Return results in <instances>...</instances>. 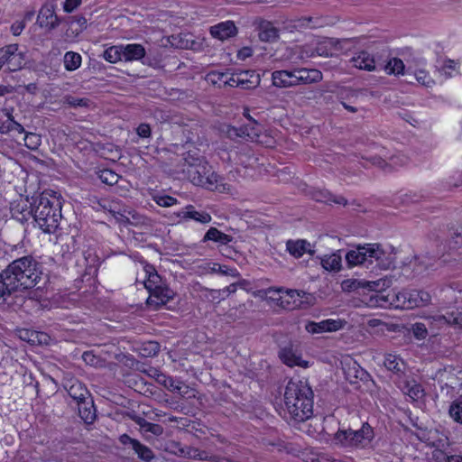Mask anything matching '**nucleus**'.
<instances>
[{"label":"nucleus","instance_id":"4be33fe9","mask_svg":"<svg viewBox=\"0 0 462 462\" xmlns=\"http://www.w3.org/2000/svg\"><path fill=\"white\" fill-rule=\"evenodd\" d=\"M297 86L300 84H312L322 80V73L319 69L298 68L296 69Z\"/></svg>","mask_w":462,"mask_h":462},{"label":"nucleus","instance_id":"393cba45","mask_svg":"<svg viewBox=\"0 0 462 462\" xmlns=\"http://www.w3.org/2000/svg\"><path fill=\"white\" fill-rule=\"evenodd\" d=\"M143 271L146 277L144 281V287L149 292L164 284L162 277L158 274L153 265L145 263Z\"/></svg>","mask_w":462,"mask_h":462},{"label":"nucleus","instance_id":"79ce46f5","mask_svg":"<svg viewBox=\"0 0 462 462\" xmlns=\"http://www.w3.org/2000/svg\"><path fill=\"white\" fill-rule=\"evenodd\" d=\"M428 325L430 327V329H440L444 326L449 325V320L448 319L447 311L444 314H437L434 316H430L426 319Z\"/></svg>","mask_w":462,"mask_h":462},{"label":"nucleus","instance_id":"13d9d810","mask_svg":"<svg viewBox=\"0 0 462 462\" xmlns=\"http://www.w3.org/2000/svg\"><path fill=\"white\" fill-rule=\"evenodd\" d=\"M83 361L91 366H98L101 364V359L95 356L91 351H86L82 355Z\"/></svg>","mask_w":462,"mask_h":462},{"label":"nucleus","instance_id":"f03ea898","mask_svg":"<svg viewBox=\"0 0 462 462\" xmlns=\"http://www.w3.org/2000/svg\"><path fill=\"white\" fill-rule=\"evenodd\" d=\"M32 199L34 206L31 207V216L33 217L35 226L44 233L54 232L61 217L60 199L52 190H45Z\"/></svg>","mask_w":462,"mask_h":462},{"label":"nucleus","instance_id":"6ab92c4d","mask_svg":"<svg viewBox=\"0 0 462 462\" xmlns=\"http://www.w3.org/2000/svg\"><path fill=\"white\" fill-rule=\"evenodd\" d=\"M237 33L235 23L231 21L223 22L210 27V34L220 41L227 40Z\"/></svg>","mask_w":462,"mask_h":462},{"label":"nucleus","instance_id":"37998d69","mask_svg":"<svg viewBox=\"0 0 462 462\" xmlns=\"http://www.w3.org/2000/svg\"><path fill=\"white\" fill-rule=\"evenodd\" d=\"M448 413L456 422L462 424V396L452 402Z\"/></svg>","mask_w":462,"mask_h":462},{"label":"nucleus","instance_id":"c03bdc74","mask_svg":"<svg viewBox=\"0 0 462 462\" xmlns=\"http://www.w3.org/2000/svg\"><path fill=\"white\" fill-rule=\"evenodd\" d=\"M438 258V255H430L429 254L417 257L416 262L418 263V271L421 272L433 267Z\"/></svg>","mask_w":462,"mask_h":462},{"label":"nucleus","instance_id":"1a4fd4ad","mask_svg":"<svg viewBox=\"0 0 462 462\" xmlns=\"http://www.w3.org/2000/svg\"><path fill=\"white\" fill-rule=\"evenodd\" d=\"M99 206L106 211H108L117 220V222L124 225H133L139 221V215L131 210L124 209L118 201L103 200Z\"/></svg>","mask_w":462,"mask_h":462},{"label":"nucleus","instance_id":"7c9ffc66","mask_svg":"<svg viewBox=\"0 0 462 462\" xmlns=\"http://www.w3.org/2000/svg\"><path fill=\"white\" fill-rule=\"evenodd\" d=\"M342 256L339 252L325 254L321 257L322 267L330 272H337L341 268Z\"/></svg>","mask_w":462,"mask_h":462},{"label":"nucleus","instance_id":"2f4dec72","mask_svg":"<svg viewBox=\"0 0 462 462\" xmlns=\"http://www.w3.org/2000/svg\"><path fill=\"white\" fill-rule=\"evenodd\" d=\"M237 76L240 88L244 89L253 88L260 82L259 75L255 74L254 71H241L237 73Z\"/></svg>","mask_w":462,"mask_h":462},{"label":"nucleus","instance_id":"9b49d317","mask_svg":"<svg viewBox=\"0 0 462 462\" xmlns=\"http://www.w3.org/2000/svg\"><path fill=\"white\" fill-rule=\"evenodd\" d=\"M119 441L124 446H130L137 457L143 462H152L155 458V454L151 448L138 439L131 438L128 434H122L119 437Z\"/></svg>","mask_w":462,"mask_h":462},{"label":"nucleus","instance_id":"f257e3e1","mask_svg":"<svg viewBox=\"0 0 462 462\" xmlns=\"http://www.w3.org/2000/svg\"><path fill=\"white\" fill-rule=\"evenodd\" d=\"M284 404L290 419L301 422L313 414V393L307 382L291 380L285 388Z\"/></svg>","mask_w":462,"mask_h":462},{"label":"nucleus","instance_id":"8fccbe9b","mask_svg":"<svg viewBox=\"0 0 462 462\" xmlns=\"http://www.w3.org/2000/svg\"><path fill=\"white\" fill-rule=\"evenodd\" d=\"M202 296L205 300L210 302H220L225 299V296L222 295L221 290H213L208 288L201 289Z\"/></svg>","mask_w":462,"mask_h":462},{"label":"nucleus","instance_id":"412c9836","mask_svg":"<svg viewBox=\"0 0 462 462\" xmlns=\"http://www.w3.org/2000/svg\"><path fill=\"white\" fill-rule=\"evenodd\" d=\"M349 62L353 67L367 71H374L376 69L375 61L374 57L367 51H360L353 56Z\"/></svg>","mask_w":462,"mask_h":462},{"label":"nucleus","instance_id":"4468645a","mask_svg":"<svg viewBox=\"0 0 462 462\" xmlns=\"http://www.w3.org/2000/svg\"><path fill=\"white\" fill-rule=\"evenodd\" d=\"M343 323L344 322L340 319H325L320 322L309 321L305 325V329L310 334L334 332L342 328Z\"/></svg>","mask_w":462,"mask_h":462},{"label":"nucleus","instance_id":"423d86ee","mask_svg":"<svg viewBox=\"0 0 462 462\" xmlns=\"http://www.w3.org/2000/svg\"><path fill=\"white\" fill-rule=\"evenodd\" d=\"M183 171L196 186L221 193L229 190V185L223 181L221 176L212 171L211 166L207 162L195 168H184Z\"/></svg>","mask_w":462,"mask_h":462},{"label":"nucleus","instance_id":"2eb2a0df","mask_svg":"<svg viewBox=\"0 0 462 462\" xmlns=\"http://www.w3.org/2000/svg\"><path fill=\"white\" fill-rule=\"evenodd\" d=\"M279 357L283 364L293 367L295 365L307 367L308 362L301 359V356L291 344L282 347L279 351Z\"/></svg>","mask_w":462,"mask_h":462},{"label":"nucleus","instance_id":"6e6d98bb","mask_svg":"<svg viewBox=\"0 0 462 462\" xmlns=\"http://www.w3.org/2000/svg\"><path fill=\"white\" fill-rule=\"evenodd\" d=\"M416 80L427 88H430L434 84V80L424 70H418L415 73Z\"/></svg>","mask_w":462,"mask_h":462},{"label":"nucleus","instance_id":"4d7b16f0","mask_svg":"<svg viewBox=\"0 0 462 462\" xmlns=\"http://www.w3.org/2000/svg\"><path fill=\"white\" fill-rule=\"evenodd\" d=\"M412 333L417 339H424L428 335L427 326L424 323L417 322L412 325Z\"/></svg>","mask_w":462,"mask_h":462},{"label":"nucleus","instance_id":"603ef678","mask_svg":"<svg viewBox=\"0 0 462 462\" xmlns=\"http://www.w3.org/2000/svg\"><path fill=\"white\" fill-rule=\"evenodd\" d=\"M449 326L462 328V308L447 310Z\"/></svg>","mask_w":462,"mask_h":462},{"label":"nucleus","instance_id":"a19ab883","mask_svg":"<svg viewBox=\"0 0 462 462\" xmlns=\"http://www.w3.org/2000/svg\"><path fill=\"white\" fill-rule=\"evenodd\" d=\"M123 51L122 45L111 46L104 51L103 58L110 63H116L123 60Z\"/></svg>","mask_w":462,"mask_h":462},{"label":"nucleus","instance_id":"680f3d73","mask_svg":"<svg viewBox=\"0 0 462 462\" xmlns=\"http://www.w3.org/2000/svg\"><path fill=\"white\" fill-rule=\"evenodd\" d=\"M217 273H221L223 275H229L232 277H237L239 275V273L235 268H229L226 265H221L217 266Z\"/></svg>","mask_w":462,"mask_h":462},{"label":"nucleus","instance_id":"aec40b11","mask_svg":"<svg viewBox=\"0 0 462 462\" xmlns=\"http://www.w3.org/2000/svg\"><path fill=\"white\" fill-rule=\"evenodd\" d=\"M182 220H195L201 224H208L211 221V216L205 211H197L193 205H188L177 213Z\"/></svg>","mask_w":462,"mask_h":462},{"label":"nucleus","instance_id":"cd10ccee","mask_svg":"<svg viewBox=\"0 0 462 462\" xmlns=\"http://www.w3.org/2000/svg\"><path fill=\"white\" fill-rule=\"evenodd\" d=\"M123 59L125 61L139 60L145 56V49L142 44L132 43L122 45Z\"/></svg>","mask_w":462,"mask_h":462},{"label":"nucleus","instance_id":"ddd939ff","mask_svg":"<svg viewBox=\"0 0 462 462\" xmlns=\"http://www.w3.org/2000/svg\"><path fill=\"white\" fill-rule=\"evenodd\" d=\"M36 24L47 31H51L59 26L60 20L55 14L53 4L47 3L41 8Z\"/></svg>","mask_w":462,"mask_h":462},{"label":"nucleus","instance_id":"7ed1b4c3","mask_svg":"<svg viewBox=\"0 0 462 462\" xmlns=\"http://www.w3.org/2000/svg\"><path fill=\"white\" fill-rule=\"evenodd\" d=\"M371 300L381 308L393 307L395 309H414L424 307L430 303L431 295L423 290L404 289L400 291H376L371 296Z\"/></svg>","mask_w":462,"mask_h":462},{"label":"nucleus","instance_id":"864d4df0","mask_svg":"<svg viewBox=\"0 0 462 462\" xmlns=\"http://www.w3.org/2000/svg\"><path fill=\"white\" fill-rule=\"evenodd\" d=\"M17 51V45L12 44L5 48L0 49V69L5 66L8 67L11 52Z\"/></svg>","mask_w":462,"mask_h":462},{"label":"nucleus","instance_id":"f3484780","mask_svg":"<svg viewBox=\"0 0 462 462\" xmlns=\"http://www.w3.org/2000/svg\"><path fill=\"white\" fill-rule=\"evenodd\" d=\"M296 69L292 70H275L272 74L273 86L281 88L297 86Z\"/></svg>","mask_w":462,"mask_h":462},{"label":"nucleus","instance_id":"6e6552de","mask_svg":"<svg viewBox=\"0 0 462 462\" xmlns=\"http://www.w3.org/2000/svg\"><path fill=\"white\" fill-rule=\"evenodd\" d=\"M31 308H40L42 304V300L48 297L43 296V291L49 282V274L44 272L42 264L34 263L32 270H31Z\"/></svg>","mask_w":462,"mask_h":462},{"label":"nucleus","instance_id":"c756f323","mask_svg":"<svg viewBox=\"0 0 462 462\" xmlns=\"http://www.w3.org/2000/svg\"><path fill=\"white\" fill-rule=\"evenodd\" d=\"M67 390L69 395L75 400L77 403L89 397V393L87 388L77 380L71 381Z\"/></svg>","mask_w":462,"mask_h":462},{"label":"nucleus","instance_id":"20e7f679","mask_svg":"<svg viewBox=\"0 0 462 462\" xmlns=\"http://www.w3.org/2000/svg\"><path fill=\"white\" fill-rule=\"evenodd\" d=\"M346 261L349 267L364 265L368 268L375 263L380 269L389 270L394 265L395 256L379 244H365L347 252Z\"/></svg>","mask_w":462,"mask_h":462},{"label":"nucleus","instance_id":"5fc2aeb1","mask_svg":"<svg viewBox=\"0 0 462 462\" xmlns=\"http://www.w3.org/2000/svg\"><path fill=\"white\" fill-rule=\"evenodd\" d=\"M64 104L71 106V107H78V106H87L88 105V99L87 98H78L76 97L72 96H66L64 97Z\"/></svg>","mask_w":462,"mask_h":462},{"label":"nucleus","instance_id":"de8ad7c7","mask_svg":"<svg viewBox=\"0 0 462 462\" xmlns=\"http://www.w3.org/2000/svg\"><path fill=\"white\" fill-rule=\"evenodd\" d=\"M51 341V337L42 331H31V346H47Z\"/></svg>","mask_w":462,"mask_h":462},{"label":"nucleus","instance_id":"f8f14e48","mask_svg":"<svg viewBox=\"0 0 462 462\" xmlns=\"http://www.w3.org/2000/svg\"><path fill=\"white\" fill-rule=\"evenodd\" d=\"M269 293L277 292L282 295L277 299L280 300V305L282 308L286 309H294L299 306L301 301L300 298H302L305 292L303 291L292 290V289H283V288H269Z\"/></svg>","mask_w":462,"mask_h":462},{"label":"nucleus","instance_id":"39448f33","mask_svg":"<svg viewBox=\"0 0 462 462\" xmlns=\"http://www.w3.org/2000/svg\"><path fill=\"white\" fill-rule=\"evenodd\" d=\"M29 259L27 256L14 261L6 270L0 273V298L26 290L29 283Z\"/></svg>","mask_w":462,"mask_h":462},{"label":"nucleus","instance_id":"e433bc0d","mask_svg":"<svg viewBox=\"0 0 462 462\" xmlns=\"http://www.w3.org/2000/svg\"><path fill=\"white\" fill-rule=\"evenodd\" d=\"M26 64V54L20 51H14L11 52L10 60L8 61L7 69L15 71L21 69Z\"/></svg>","mask_w":462,"mask_h":462},{"label":"nucleus","instance_id":"ea45409f","mask_svg":"<svg viewBox=\"0 0 462 462\" xmlns=\"http://www.w3.org/2000/svg\"><path fill=\"white\" fill-rule=\"evenodd\" d=\"M345 373L351 383H356L352 380V378L365 380L368 377L367 372L356 362L353 364V365H349Z\"/></svg>","mask_w":462,"mask_h":462},{"label":"nucleus","instance_id":"052dcab7","mask_svg":"<svg viewBox=\"0 0 462 462\" xmlns=\"http://www.w3.org/2000/svg\"><path fill=\"white\" fill-rule=\"evenodd\" d=\"M150 432L153 436L159 437L163 433V427L160 424L148 422L143 430V433Z\"/></svg>","mask_w":462,"mask_h":462},{"label":"nucleus","instance_id":"49530a36","mask_svg":"<svg viewBox=\"0 0 462 462\" xmlns=\"http://www.w3.org/2000/svg\"><path fill=\"white\" fill-rule=\"evenodd\" d=\"M99 180L107 185H115L118 182L119 175L109 169H104L99 171Z\"/></svg>","mask_w":462,"mask_h":462},{"label":"nucleus","instance_id":"5701e85b","mask_svg":"<svg viewBox=\"0 0 462 462\" xmlns=\"http://www.w3.org/2000/svg\"><path fill=\"white\" fill-rule=\"evenodd\" d=\"M28 199V196L24 198L21 196V199L12 203L11 206L12 217L22 224L26 223L29 217Z\"/></svg>","mask_w":462,"mask_h":462},{"label":"nucleus","instance_id":"b1692460","mask_svg":"<svg viewBox=\"0 0 462 462\" xmlns=\"http://www.w3.org/2000/svg\"><path fill=\"white\" fill-rule=\"evenodd\" d=\"M383 365L387 370L394 373L399 380L404 374L406 365L404 361L397 355L387 354L384 356Z\"/></svg>","mask_w":462,"mask_h":462},{"label":"nucleus","instance_id":"f704fd0d","mask_svg":"<svg viewBox=\"0 0 462 462\" xmlns=\"http://www.w3.org/2000/svg\"><path fill=\"white\" fill-rule=\"evenodd\" d=\"M310 244L305 240L291 241L289 240L286 244L288 252L295 258L301 257L308 250Z\"/></svg>","mask_w":462,"mask_h":462},{"label":"nucleus","instance_id":"774afa93","mask_svg":"<svg viewBox=\"0 0 462 462\" xmlns=\"http://www.w3.org/2000/svg\"><path fill=\"white\" fill-rule=\"evenodd\" d=\"M217 266L219 263H206L200 266L204 273H215L217 272Z\"/></svg>","mask_w":462,"mask_h":462},{"label":"nucleus","instance_id":"473e14b6","mask_svg":"<svg viewBox=\"0 0 462 462\" xmlns=\"http://www.w3.org/2000/svg\"><path fill=\"white\" fill-rule=\"evenodd\" d=\"M167 452L182 457H197L196 450H192L189 447H182L180 442L170 441L165 448Z\"/></svg>","mask_w":462,"mask_h":462},{"label":"nucleus","instance_id":"3c124183","mask_svg":"<svg viewBox=\"0 0 462 462\" xmlns=\"http://www.w3.org/2000/svg\"><path fill=\"white\" fill-rule=\"evenodd\" d=\"M5 132H14L20 134H23V141H26L28 136V133L24 131L23 125L17 123L16 121L13 120L9 116L5 121Z\"/></svg>","mask_w":462,"mask_h":462},{"label":"nucleus","instance_id":"72a5a7b5","mask_svg":"<svg viewBox=\"0 0 462 462\" xmlns=\"http://www.w3.org/2000/svg\"><path fill=\"white\" fill-rule=\"evenodd\" d=\"M232 236L226 235L216 227H210L204 236L203 242L214 241L220 245H227L232 241Z\"/></svg>","mask_w":462,"mask_h":462},{"label":"nucleus","instance_id":"58836bf2","mask_svg":"<svg viewBox=\"0 0 462 462\" xmlns=\"http://www.w3.org/2000/svg\"><path fill=\"white\" fill-rule=\"evenodd\" d=\"M362 159L365 161V163L364 164L365 167H367L370 165H374L379 168H382L383 170L386 169L387 166H392L393 164H396V157L392 156L390 158V162H386L385 160H383L381 157L378 156H364L362 155Z\"/></svg>","mask_w":462,"mask_h":462},{"label":"nucleus","instance_id":"e2e57ef3","mask_svg":"<svg viewBox=\"0 0 462 462\" xmlns=\"http://www.w3.org/2000/svg\"><path fill=\"white\" fill-rule=\"evenodd\" d=\"M26 25L25 19L14 22L11 26V32L14 35L18 36L21 34Z\"/></svg>","mask_w":462,"mask_h":462},{"label":"nucleus","instance_id":"a211bd4d","mask_svg":"<svg viewBox=\"0 0 462 462\" xmlns=\"http://www.w3.org/2000/svg\"><path fill=\"white\" fill-rule=\"evenodd\" d=\"M148 374L171 392H178L181 396L187 393V392H181L182 386L180 382H176L172 377L164 374L157 369H151Z\"/></svg>","mask_w":462,"mask_h":462},{"label":"nucleus","instance_id":"dca6fc26","mask_svg":"<svg viewBox=\"0 0 462 462\" xmlns=\"http://www.w3.org/2000/svg\"><path fill=\"white\" fill-rule=\"evenodd\" d=\"M175 293L167 285L163 284L150 292L147 300L148 305H155L156 308L165 305L173 299Z\"/></svg>","mask_w":462,"mask_h":462},{"label":"nucleus","instance_id":"a878e982","mask_svg":"<svg viewBox=\"0 0 462 462\" xmlns=\"http://www.w3.org/2000/svg\"><path fill=\"white\" fill-rule=\"evenodd\" d=\"M78 404L79 415L80 418L87 423L91 424L96 420V409L94 406L93 400L90 396L88 399H85Z\"/></svg>","mask_w":462,"mask_h":462},{"label":"nucleus","instance_id":"338daca9","mask_svg":"<svg viewBox=\"0 0 462 462\" xmlns=\"http://www.w3.org/2000/svg\"><path fill=\"white\" fill-rule=\"evenodd\" d=\"M81 0H65L63 9L67 13L73 12L79 5Z\"/></svg>","mask_w":462,"mask_h":462},{"label":"nucleus","instance_id":"0e129e2a","mask_svg":"<svg viewBox=\"0 0 462 462\" xmlns=\"http://www.w3.org/2000/svg\"><path fill=\"white\" fill-rule=\"evenodd\" d=\"M449 456L441 449H435L432 453L433 459L436 462H448Z\"/></svg>","mask_w":462,"mask_h":462},{"label":"nucleus","instance_id":"9d476101","mask_svg":"<svg viewBox=\"0 0 462 462\" xmlns=\"http://www.w3.org/2000/svg\"><path fill=\"white\" fill-rule=\"evenodd\" d=\"M225 132L227 137L232 140L241 138L246 141L257 142L260 128L258 123L255 120H252V122L240 127L226 125Z\"/></svg>","mask_w":462,"mask_h":462},{"label":"nucleus","instance_id":"4c0bfd02","mask_svg":"<svg viewBox=\"0 0 462 462\" xmlns=\"http://www.w3.org/2000/svg\"><path fill=\"white\" fill-rule=\"evenodd\" d=\"M404 63L399 58H392L384 65L383 69L388 75H403L404 74Z\"/></svg>","mask_w":462,"mask_h":462},{"label":"nucleus","instance_id":"c85d7f7f","mask_svg":"<svg viewBox=\"0 0 462 462\" xmlns=\"http://www.w3.org/2000/svg\"><path fill=\"white\" fill-rule=\"evenodd\" d=\"M258 36L262 42H274L279 37V31L272 23L263 22L259 26Z\"/></svg>","mask_w":462,"mask_h":462},{"label":"nucleus","instance_id":"69168bd1","mask_svg":"<svg viewBox=\"0 0 462 462\" xmlns=\"http://www.w3.org/2000/svg\"><path fill=\"white\" fill-rule=\"evenodd\" d=\"M136 133L142 138H148L151 135V127L148 124H141L137 127Z\"/></svg>","mask_w":462,"mask_h":462},{"label":"nucleus","instance_id":"bb28decb","mask_svg":"<svg viewBox=\"0 0 462 462\" xmlns=\"http://www.w3.org/2000/svg\"><path fill=\"white\" fill-rule=\"evenodd\" d=\"M398 387L402 390L404 394L410 396L412 400H417L422 397L423 390L420 384L417 383L415 381H407V380H398L395 382Z\"/></svg>","mask_w":462,"mask_h":462},{"label":"nucleus","instance_id":"0eeeda50","mask_svg":"<svg viewBox=\"0 0 462 462\" xmlns=\"http://www.w3.org/2000/svg\"><path fill=\"white\" fill-rule=\"evenodd\" d=\"M335 439L345 447L365 448L374 439V430L368 423H364L359 430H339Z\"/></svg>","mask_w":462,"mask_h":462},{"label":"nucleus","instance_id":"a18cd8bd","mask_svg":"<svg viewBox=\"0 0 462 462\" xmlns=\"http://www.w3.org/2000/svg\"><path fill=\"white\" fill-rule=\"evenodd\" d=\"M184 162L186 168H195L206 161L197 152L189 151L184 157Z\"/></svg>","mask_w":462,"mask_h":462},{"label":"nucleus","instance_id":"c9c22d12","mask_svg":"<svg viewBox=\"0 0 462 462\" xmlns=\"http://www.w3.org/2000/svg\"><path fill=\"white\" fill-rule=\"evenodd\" d=\"M82 62L81 55L75 51H67L63 57L64 68L68 71L78 69Z\"/></svg>","mask_w":462,"mask_h":462},{"label":"nucleus","instance_id":"bf43d9fd","mask_svg":"<svg viewBox=\"0 0 462 462\" xmlns=\"http://www.w3.org/2000/svg\"><path fill=\"white\" fill-rule=\"evenodd\" d=\"M155 202L161 207L168 208L177 204L178 201L175 198L171 196L164 195L156 197Z\"/></svg>","mask_w":462,"mask_h":462},{"label":"nucleus","instance_id":"09e8293b","mask_svg":"<svg viewBox=\"0 0 462 462\" xmlns=\"http://www.w3.org/2000/svg\"><path fill=\"white\" fill-rule=\"evenodd\" d=\"M227 74L228 72L211 71L207 75L206 79L208 82L213 85L226 87L225 81L227 79Z\"/></svg>","mask_w":462,"mask_h":462}]
</instances>
